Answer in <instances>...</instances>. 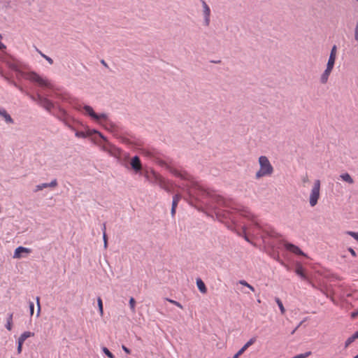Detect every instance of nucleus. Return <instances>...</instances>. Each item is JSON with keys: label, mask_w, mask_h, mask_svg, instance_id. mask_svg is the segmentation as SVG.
<instances>
[{"label": "nucleus", "mask_w": 358, "mask_h": 358, "mask_svg": "<svg viewBox=\"0 0 358 358\" xmlns=\"http://www.w3.org/2000/svg\"><path fill=\"white\" fill-rule=\"evenodd\" d=\"M13 69L16 71H18V69H17V68L16 66L13 67Z\"/></svg>", "instance_id": "obj_56"}, {"label": "nucleus", "mask_w": 358, "mask_h": 358, "mask_svg": "<svg viewBox=\"0 0 358 358\" xmlns=\"http://www.w3.org/2000/svg\"><path fill=\"white\" fill-rule=\"evenodd\" d=\"M57 186V179H54L49 183L45 182V183H42V184L36 185V188L34 189V192H37L38 191L43 190L44 188L55 187Z\"/></svg>", "instance_id": "obj_8"}, {"label": "nucleus", "mask_w": 358, "mask_h": 358, "mask_svg": "<svg viewBox=\"0 0 358 358\" xmlns=\"http://www.w3.org/2000/svg\"><path fill=\"white\" fill-rule=\"evenodd\" d=\"M176 211V208L171 207V213L172 217L175 216Z\"/></svg>", "instance_id": "obj_47"}, {"label": "nucleus", "mask_w": 358, "mask_h": 358, "mask_svg": "<svg viewBox=\"0 0 358 358\" xmlns=\"http://www.w3.org/2000/svg\"><path fill=\"white\" fill-rule=\"evenodd\" d=\"M6 49V45L0 41V50Z\"/></svg>", "instance_id": "obj_51"}, {"label": "nucleus", "mask_w": 358, "mask_h": 358, "mask_svg": "<svg viewBox=\"0 0 358 358\" xmlns=\"http://www.w3.org/2000/svg\"><path fill=\"white\" fill-rule=\"evenodd\" d=\"M25 78L30 80L31 82L36 83L41 87H49L50 85V83L47 80L43 78L34 71L27 73Z\"/></svg>", "instance_id": "obj_2"}, {"label": "nucleus", "mask_w": 358, "mask_h": 358, "mask_svg": "<svg viewBox=\"0 0 358 358\" xmlns=\"http://www.w3.org/2000/svg\"><path fill=\"white\" fill-rule=\"evenodd\" d=\"M28 95H29V96L30 97V99H31V100H33L34 101H36V96L32 95V94H29Z\"/></svg>", "instance_id": "obj_48"}, {"label": "nucleus", "mask_w": 358, "mask_h": 358, "mask_svg": "<svg viewBox=\"0 0 358 358\" xmlns=\"http://www.w3.org/2000/svg\"><path fill=\"white\" fill-rule=\"evenodd\" d=\"M356 340V338L352 334L350 336L345 343V348H347L351 343H352Z\"/></svg>", "instance_id": "obj_26"}, {"label": "nucleus", "mask_w": 358, "mask_h": 358, "mask_svg": "<svg viewBox=\"0 0 358 358\" xmlns=\"http://www.w3.org/2000/svg\"><path fill=\"white\" fill-rule=\"evenodd\" d=\"M13 313H11L8 315V317L7 318V322H6V328L8 330V331H10L12 329V326H13Z\"/></svg>", "instance_id": "obj_22"}, {"label": "nucleus", "mask_w": 358, "mask_h": 358, "mask_svg": "<svg viewBox=\"0 0 358 358\" xmlns=\"http://www.w3.org/2000/svg\"><path fill=\"white\" fill-rule=\"evenodd\" d=\"M256 341V338H251L238 352L237 353L241 356L250 345L254 344Z\"/></svg>", "instance_id": "obj_15"}, {"label": "nucleus", "mask_w": 358, "mask_h": 358, "mask_svg": "<svg viewBox=\"0 0 358 358\" xmlns=\"http://www.w3.org/2000/svg\"><path fill=\"white\" fill-rule=\"evenodd\" d=\"M358 316V309L354 312H352L350 314V317L352 319H355Z\"/></svg>", "instance_id": "obj_41"}, {"label": "nucleus", "mask_w": 358, "mask_h": 358, "mask_svg": "<svg viewBox=\"0 0 358 358\" xmlns=\"http://www.w3.org/2000/svg\"><path fill=\"white\" fill-rule=\"evenodd\" d=\"M70 117H66L63 121H62L68 128H69L72 131H76V129L73 126H72L70 123H69V120Z\"/></svg>", "instance_id": "obj_29"}, {"label": "nucleus", "mask_w": 358, "mask_h": 358, "mask_svg": "<svg viewBox=\"0 0 358 358\" xmlns=\"http://www.w3.org/2000/svg\"><path fill=\"white\" fill-rule=\"evenodd\" d=\"M354 336L357 338H358V330L355 333L353 334Z\"/></svg>", "instance_id": "obj_53"}, {"label": "nucleus", "mask_w": 358, "mask_h": 358, "mask_svg": "<svg viewBox=\"0 0 358 358\" xmlns=\"http://www.w3.org/2000/svg\"><path fill=\"white\" fill-rule=\"evenodd\" d=\"M155 180H156L157 184L160 187V188L166 190V192L170 191V189H169L168 185H166L165 180H164V178H162L159 176H156Z\"/></svg>", "instance_id": "obj_13"}, {"label": "nucleus", "mask_w": 358, "mask_h": 358, "mask_svg": "<svg viewBox=\"0 0 358 358\" xmlns=\"http://www.w3.org/2000/svg\"><path fill=\"white\" fill-rule=\"evenodd\" d=\"M310 355H311V352L308 351V352H305L303 354L297 355L293 357L292 358H306V357H308Z\"/></svg>", "instance_id": "obj_33"}, {"label": "nucleus", "mask_w": 358, "mask_h": 358, "mask_svg": "<svg viewBox=\"0 0 358 358\" xmlns=\"http://www.w3.org/2000/svg\"><path fill=\"white\" fill-rule=\"evenodd\" d=\"M238 283L242 285H243V286H245V287H248L252 292H255L254 287H252L251 285L248 283L245 280H239Z\"/></svg>", "instance_id": "obj_28"}, {"label": "nucleus", "mask_w": 358, "mask_h": 358, "mask_svg": "<svg viewBox=\"0 0 358 358\" xmlns=\"http://www.w3.org/2000/svg\"><path fill=\"white\" fill-rule=\"evenodd\" d=\"M24 343H22V342H20L19 341H17V354H20L22 352V345H23Z\"/></svg>", "instance_id": "obj_38"}, {"label": "nucleus", "mask_w": 358, "mask_h": 358, "mask_svg": "<svg viewBox=\"0 0 358 358\" xmlns=\"http://www.w3.org/2000/svg\"><path fill=\"white\" fill-rule=\"evenodd\" d=\"M106 223H103V227H102L103 234L104 232H106Z\"/></svg>", "instance_id": "obj_52"}, {"label": "nucleus", "mask_w": 358, "mask_h": 358, "mask_svg": "<svg viewBox=\"0 0 358 358\" xmlns=\"http://www.w3.org/2000/svg\"><path fill=\"white\" fill-rule=\"evenodd\" d=\"M52 115H54L60 121H63L66 117H70L67 112L62 108H59L57 113H52Z\"/></svg>", "instance_id": "obj_11"}, {"label": "nucleus", "mask_w": 358, "mask_h": 358, "mask_svg": "<svg viewBox=\"0 0 358 358\" xmlns=\"http://www.w3.org/2000/svg\"><path fill=\"white\" fill-rule=\"evenodd\" d=\"M97 117H98L97 118H94V120H99L101 119H103V120L107 119V115L105 113L97 114Z\"/></svg>", "instance_id": "obj_36"}, {"label": "nucleus", "mask_w": 358, "mask_h": 358, "mask_svg": "<svg viewBox=\"0 0 358 358\" xmlns=\"http://www.w3.org/2000/svg\"><path fill=\"white\" fill-rule=\"evenodd\" d=\"M178 202H175V201H172V206H171V207H172V208H177V206H178Z\"/></svg>", "instance_id": "obj_50"}, {"label": "nucleus", "mask_w": 358, "mask_h": 358, "mask_svg": "<svg viewBox=\"0 0 358 358\" xmlns=\"http://www.w3.org/2000/svg\"><path fill=\"white\" fill-rule=\"evenodd\" d=\"M39 300H40V299H39V297H38V296H37V297H36V301H37V304H38V311H37V316H38V315H39L40 310H41V306H40Z\"/></svg>", "instance_id": "obj_46"}, {"label": "nucleus", "mask_w": 358, "mask_h": 358, "mask_svg": "<svg viewBox=\"0 0 358 358\" xmlns=\"http://www.w3.org/2000/svg\"><path fill=\"white\" fill-rule=\"evenodd\" d=\"M355 39L356 41H358V22H357L355 29Z\"/></svg>", "instance_id": "obj_40"}, {"label": "nucleus", "mask_w": 358, "mask_h": 358, "mask_svg": "<svg viewBox=\"0 0 358 358\" xmlns=\"http://www.w3.org/2000/svg\"><path fill=\"white\" fill-rule=\"evenodd\" d=\"M97 304H98L99 311L100 313V315H103V302H102V299L99 296L97 299Z\"/></svg>", "instance_id": "obj_25"}, {"label": "nucleus", "mask_w": 358, "mask_h": 358, "mask_svg": "<svg viewBox=\"0 0 358 358\" xmlns=\"http://www.w3.org/2000/svg\"><path fill=\"white\" fill-rule=\"evenodd\" d=\"M34 336V333H33V332L24 331L20 336V337L18 338V341L20 342L24 343L27 338Z\"/></svg>", "instance_id": "obj_19"}, {"label": "nucleus", "mask_w": 358, "mask_h": 358, "mask_svg": "<svg viewBox=\"0 0 358 358\" xmlns=\"http://www.w3.org/2000/svg\"><path fill=\"white\" fill-rule=\"evenodd\" d=\"M357 1H358V0H356Z\"/></svg>", "instance_id": "obj_58"}, {"label": "nucleus", "mask_w": 358, "mask_h": 358, "mask_svg": "<svg viewBox=\"0 0 358 358\" xmlns=\"http://www.w3.org/2000/svg\"><path fill=\"white\" fill-rule=\"evenodd\" d=\"M211 62H213V63H215V64H219V63H220V62H221V61H220V60H217H217H215V61H211Z\"/></svg>", "instance_id": "obj_54"}, {"label": "nucleus", "mask_w": 358, "mask_h": 358, "mask_svg": "<svg viewBox=\"0 0 358 358\" xmlns=\"http://www.w3.org/2000/svg\"><path fill=\"white\" fill-rule=\"evenodd\" d=\"M129 306H130V308L131 309V310L133 312L135 311V306H136V301L135 299L133 298V297H131L130 299H129Z\"/></svg>", "instance_id": "obj_31"}, {"label": "nucleus", "mask_w": 358, "mask_h": 358, "mask_svg": "<svg viewBox=\"0 0 358 358\" xmlns=\"http://www.w3.org/2000/svg\"><path fill=\"white\" fill-rule=\"evenodd\" d=\"M244 238H245V241H247L248 242H250V240H249L248 237L246 235H245Z\"/></svg>", "instance_id": "obj_55"}, {"label": "nucleus", "mask_w": 358, "mask_h": 358, "mask_svg": "<svg viewBox=\"0 0 358 358\" xmlns=\"http://www.w3.org/2000/svg\"><path fill=\"white\" fill-rule=\"evenodd\" d=\"M320 180H316L310 195V205L313 207L317 203L320 197Z\"/></svg>", "instance_id": "obj_3"}, {"label": "nucleus", "mask_w": 358, "mask_h": 358, "mask_svg": "<svg viewBox=\"0 0 358 358\" xmlns=\"http://www.w3.org/2000/svg\"><path fill=\"white\" fill-rule=\"evenodd\" d=\"M101 64H102L105 67L108 68V66L107 63L105 62V60H104V59H101Z\"/></svg>", "instance_id": "obj_49"}, {"label": "nucleus", "mask_w": 358, "mask_h": 358, "mask_svg": "<svg viewBox=\"0 0 358 358\" xmlns=\"http://www.w3.org/2000/svg\"><path fill=\"white\" fill-rule=\"evenodd\" d=\"M170 171H171V173H173L176 177L184 179V180H188L189 179V178H188L189 175L185 171L182 173L180 171H178V170H177L176 169H174V168H171L170 169Z\"/></svg>", "instance_id": "obj_12"}, {"label": "nucleus", "mask_w": 358, "mask_h": 358, "mask_svg": "<svg viewBox=\"0 0 358 358\" xmlns=\"http://www.w3.org/2000/svg\"><path fill=\"white\" fill-rule=\"evenodd\" d=\"M285 248L287 250H289V252H291L294 254L301 255V256H306L305 255V253L298 246H296L292 243H287L285 245Z\"/></svg>", "instance_id": "obj_7"}, {"label": "nucleus", "mask_w": 358, "mask_h": 358, "mask_svg": "<svg viewBox=\"0 0 358 358\" xmlns=\"http://www.w3.org/2000/svg\"><path fill=\"white\" fill-rule=\"evenodd\" d=\"M22 252L29 253L31 252V249L19 246L15 250L13 257L18 259L22 257L21 253Z\"/></svg>", "instance_id": "obj_10"}, {"label": "nucleus", "mask_w": 358, "mask_h": 358, "mask_svg": "<svg viewBox=\"0 0 358 358\" xmlns=\"http://www.w3.org/2000/svg\"><path fill=\"white\" fill-rule=\"evenodd\" d=\"M122 350L128 355L131 354V350L127 348L125 345H122Z\"/></svg>", "instance_id": "obj_45"}, {"label": "nucleus", "mask_w": 358, "mask_h": 358, "mask_svg": "<svg viewBox=\"0 0 358 358\" xmlns=\"http://www.w3.org/2000/svg\"><path fill=\"white\" fill-rule=\"evenodd\" d=\"M336 51H337V47L336 45H333L331 50V52H330V55L329 56H332V57H336Z\"/></svg>", "instance_id": "obj_34"}, {"label": "nucleus", "mask_w": 358, "mask_h": 358, "mask_svg": "<svg viewBox=\"0 0 358 358\" xmlns=\"http://www.w3.org/2000/svg\"><path fill=\"white\" fill-rule=\"evenodd\" d=\"M36 97V102H37L38 104H39V103L41 102V100H40L41 99H44L45 98L43 96H41L40 94H37Z\"/></svg>", "instance_id": "obj_43"}, {"label": "nucleus", "mask_w": 358, "mask_h": 358, "mask_svg": "<svg viewBox=\"0 0 358 358\" xmlns=\"http://www.w3.org/2000/svg\"><path fill=\"white\" fill-rule=\"evenodd\" d=\"M103 239L104 248H106L107 245H108V237H107L106 232H104L103 234Z\"/></svg>", "instance_id": "obj_37"}, {"label": "nucleus", "mask_w": 358, "mask_h": 358, "mask_svg": "<svg viewBox=\"0 0 358 358\" xmlns=\"http://www.w3.org/2000/svg\"><path fill=\"white\" fill-rule=\"evenodd\" d=\"M295 273L302 279L307 280V275L304 272V269L301 264H298L296 266Z\"/></svg>", "instance_id": "obj_17"}, {"label": "nucleus", "mask_w": 358, "mask_h": 358, "mask_svg": "<svg viewBox=\"0 0 358 358\" xmlns=\"http://www.w3.org/2000/svg\"><path fill=\"white\" fill-rule=\"evenodd\" d=\"M29 309H30L31 315H32L34 313V303L31 301L29 302Z\"/></svg>", "instance_id": "obj_42"}, {"label": "nucleus", "mask_w": 358, "mask_h": 358, "mask_svg": "<svg viewBox=\"0 0 358 358\" xmlns=\"http://www.w3.org/2000/svg\"><path fill=\"white\" fill-rule=\"evenodd\" d=\"M40 100L41 102L39 103V105L48 112L51 113L52 108H54V103L45 97L44 99H41Z\"/></svg>", "instance_id": "obj_9"}, {"label": "nucleus", "mask_w": 358, "mask_h": 358, "mask_svg": "<svg viewBox=\"0 0 358 358\" xmlns=\"http://www.w3.org/2000/svg\"><path fill=\"white\" fill-rule=\"evenodd\" d=\"M348 234L353 237L356 241H358V232L348 231Z\"/></svg>", "instance_id": "obj_35"}, {"label": "nucleus", "mask_w": 358, "mask_h": 358, "mask_svg": "<svg viewBox=\"0 0 358 358\" xmlns=\"http://www.w3.org/2000/svg\"><path fill=\"white\" fill-rule=\"evenodd\" d=\"M355 358H358V355L355 357Z\"/></svg>", "instance_id": "obj_57"}, {"label": "nucleus", "mask_w": 358, "mask_h": 358, "mask_svg": "<svg viewBox=\"0 0 358 358\" xmlns=\"http://www.w3.org/2000/svg\"><path fill=\"white\" fill-rule=\"evenodd\" d=\"M335 61H336L335 57L329 56L328 62L327 64V67L333 69L334 66Z\"/></svg>", "instance_id": "obj_24"}, {"label": "nucleus", "mask_w": 358, "mask_h": 358, "mask_svg": "<svg viewBox=\"0 0 358 358\" xmlns=\"http://www.w3.org/2000/svg\"><path fill=\"white\" fill-rule=\"evenodd\" d=\"M166 300L168 301L169 302H170L171 303L176 306L177 307L181 308V309L183 308L182 304L180 303H179V302L176 301H174V300H172V299H168V298H166Z\"/></svg>", "instance_id": "obj_32"}, {"label": "nucleus", "mask_w": 358, "mask_h": 358, "mask_svg": "<svg viewBox=\"0 0 358 358\" xmlns=\"http://www.w3.org/2000/svg\"><path fill=\"white\" fill-rule=\"evenodd\" d=\"M353 358H355V357H353Z\"/></svg>", "instance_id": "obj_59"}, {"label": "nucleus", "mask_w": 358, "mask_h": 358, "mask_svg": "<svg viewBox=\"0 0 358 358\" xmlns=\"http://www.w3.org/2000/svg\"><path fill=\"white\" fill-rule=\"evenodd\" d=\"M102 351L108 358H115L113 354L106 347H103Z\"/></svg>", "instance_id": "obj_27"}, {"label": "nucleus", "mask_w": 358, "mask_h": 358, "mask_svg": "<svg viewBox=\"0 0 358 358\" xmlns=\"http://www.w3.org/2000/svg\"><path fill=\"white\" fill-rule=\"evenodd\" d=\"M275 301H276L279 308L280 309L281 313H284L285 310V308L283 306V304H282L281 300L279 298L276 297L275 298Z\"/></svg>", "instance_id": "obj_30"}, {"label": "nucleus", "mask_w": 358, "mask_h": 358, "mask_svg": "<svg viewBox=\"0 0 358 358\" xmlns=\"http://www.w3.org/2000/svg\"><path fill=\"white\" fill-rule=\"evenodd\" d=\"M130 165H131L132 169H134L135 171V172H136V173L139 172L142 169V164H141V159H140L139 157L137 155H136L131 158V162H130Z\"/></svg>", "instance_id": "obj_5"}, {"label": "nucleus", "mask_w": 358, "mask_h": 358, "mask_svg": "<svg viewBox=\"0 0 358 358\" xmlns=\"http://www.w3.org/2000/svg\"><path fill=\"white\" fill-rule=\"evenodd\" d=\"M340 177L342 178L343 181H345L348 182L349 184L354 183V180L350 176V175L348 173H343L340 176Z\"/></svg>", "instance_id": "obj_21"}, {"label": "nucleus", "mask_w": 358, "mask_h": 358, "mask_svg": "<svg viewBox=\"0 0 358 358\" xmlns=\"http://www.w3.org/2000/svg\"><path fill=\"white\" fill-rule=\"evenodd\" d=\"M348 251L350 252V254L352 255V256H353L354 257H357V253H356V252L354 250V249H352V248H348Z\"/></svg>", "instance_id": "obj_44"}, {"label": "nucleus", "mask_w": 358, "mask_h": 358, "mask_svg": "<svg viewBox=\"0 0 358 358\" xmlns=\"http://www.w3.org/2000/svg\"><path fill=\"white\" fill-rule=\"evenodd\" d=\"M332 70L333 69H329L327 67L326 68V69L322 73V74L321 75V77H320L321 83L326 84L327 83L329 77Z\"/></svg>", "instance_id": "obj_14"}, {"label": "nucleus", "mask_w": 358, "mask_h": 358, "mask_svg": "<svg viewBox=\"0 0 358 358\" xmlns=\"http://www.w3.org/2000/svg\"><path fill=\"white\" fill-rule=\"evenodd\" d=\"M202 6L203 8L204 24L208 27L210 24V9L205 1H202Z\"/></svg>", "instance_id": "obj_6"}, {"label": "nucleus", "mask_w": 358, "mask_h": 358, "mask_svg": "<svg viewBox=\"0 0 358 358\" xmlns=\"http://www.w3.org/2000/svg\"><path fill=\"white\" fill-rule=\"evenodd\" d=\"M258 162L259 164L260 169L256 173L255 178L257 179H259L266 176H271L273 174L274 169L267 157L263 155L260 156L259 157Z\"/></svg>", "instance_id": "obj_1"}, {"label": "nucleus", "mask_w": 358, "mask_h": 358, "mask_svg": "<svg viewBox=\"0 0 358 358\" xmlns=\"http://www.w3.org/2000/svg\"><path fill=\"white\" fill-rule=\"evenodd\" d=\"M84 110L92 119L97 118V114L94 111L93 108L90 106H85Z\"/></svg>", "instance_id": "obj_20"}, {"label": "nucleus", "mask_w": 358, "mask_h": 358, "mask_svg": "<svg viewBox=\"0 0 358 358\" xmlns=\"http://www.w3.org/2000/svg\"><path fill=\"white\" fill-rule=\"evenodd\" d=\"M0 115L2 116L7 123L13 124L14 122L13 119L3 108H0Z\"/></svg>", "instance_id": "obj_16"}, {"label": "nucleus", "mask_w": 358, "mask_h": 358, "mask_svg": "<svg viewBox=\"0 0 358 358\" xmlns=\"http://www.w3.org/2000/svg\"><path fill=\"white\" fill-rule=\"evenodd\" d=\"M181 199V195L180 194H176L173 196V201L175 202H179Z\"/></svg>", "instance_id": "obj_39"}, {"label": "nucleus", "mask_w": 358, "mask_h": 358, "mask_svg": "<svg viewBox=\"0 0 358 358\" xmlns=\"http://www.w3.org/2000/svg\"><path fill=\"white\" fill-rule=\"evenodd\" d=\"M36 52L42 57H43L50 64H53V59L50 58V57L47 56L46 55L43 54L40 50H38L37 48H36Z\"/></svg>", "instance_id": "obj_23"}, {"label": "nucleus", "mask_w": 358, "mask_h": 358, "mask_svg": "<svg viewBox=\"0 0 358 358\" xmlns=\"http://www.w3.org/2000/svg\"><path fill=\"white\" fill-rule=\"evenodd\" d=\"M96 134L99 136L100 138H101L104 141L107 142V138L99 131L95 129H88L87 131H76L75 133V136L78 138H87L89 136H91L92 134Z\"/></svg>", "instance_id": "obj_4"}, {"label": "nucleus", "mask_w": 358, "mask_h": 358, "mask_svg": "<svg viewBox=\"0 0 358 358\" xmlns=\"http://www.w3.org/2000/svg\"><path fill=\"white\" fill-rule=\"evenodd\" d=\"M196 285H197V287L199 289V290L201 292V293H206L207 292V288L204 284V282L202 281V280L201 278H197L196 280Z\"/></svg>", "instance_id": "obj_18"}]
</instances>
